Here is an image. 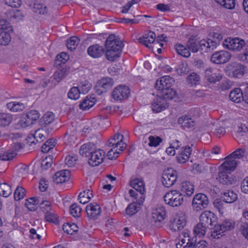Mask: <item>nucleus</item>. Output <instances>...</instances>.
Returning a JSON list of instances; mask_svg holds the SVG:
<instances>
[{
    "mask_svg": "<svg viewBox=\"0 0 248 248\" xmlns=\"http://www.w3.org/2000/svg\"><path fill=\"white\" fill-rule=\"evenodd\" d=\"M158 94L165 100H172L177 97V93L175 90L170 88V89H164L163 91L158 92Z\"/></svg>",
    "mask_w": 248,
    "mask_h": 248,
    "instance_id": "obj_28",
    "label": "nucleus"
},
{
    "mask_svg": "<svg viewBox=\"0 0 248 248\" xmlns=\"http://www.w3.org/2000/svg\"><path fill=\"white\" fill-rule=\"evenodd\" d=\"M32 9L34 12L38 14L46 15L47 13V7L37 1L34 2Z\"/></svg>",
    "mask_w": 248,
    "mask_h": 248,
    "instance_id": "obj_41",
    "label": "nucleus"
},
{
    "mask_svg": "<svg viewBox=\"0 0 248 248\" xmlns=\"http://www.w3.org/2000/svg\"><path fill=\"white\" fill-rule=\"evenodd\" d=\"M91 88V84H90L89 82L85 81L84 82L81 83L80 88L79 89L81 91V93L85 94L90 91Z\"/></svg>",
    "mask_w": 248,
    "mask_h": 248,
    "instance_id": "obj_62",
    "label": "nucleus"
},
{
    "mask_svg": "<svg viewBox=\"0 0 248 248\" xmlns=\"http://www.w3.org/2000/svg\"><path fill=\"white\" fill-rule=\"evenodd\" d=\"M131 186L137 191L142 195L145 192V185L143 181L140 179H135L131 182Z\"/></svg>",
    "mask_w": 248,
    "mask_h": 248,
    "instance_id": "obj_33",
    "label": "nucleus"
},
{
    "mask_svg": "<svg viewBox=\"0 0 248 248\" xmlns=\"http://www.w3.org/2000/svg\"><path fill=\"white\" fill-rule=\"evenodd\" d=\"M129 93V89L127 86L121 85L114 89L112 95L115 100H122L126 98Z\"/></svg>",
    "mask_w": 248,
    "mask_h": 248,
    "instance_id": "obj_13",
    "label": "nucleus"
},
{
    "mask_svg": "<svg viewBox=\"0 0 248 248\" xmlns=\"http://www.w3.org/2000/svg\"><path fill=\"white\" fill-rule=\"evenodd\" d=\"M16 153L13 151L4 152L0 155V160L9 161L12 160L16 155Z\"/></svg>",
    "mask_w": 248,
    "mask_h": 248,
    "instance_id": "obj_50",
    "label": "nucleus"
},
{
    "mask_svg": "<svg viewBox=\"0 0 248 248\" xmlns=\"http://www.w3.org/2000/svg\"><path fill=\"white\" fill-rule=\"evenodd\" d=\"M223 45L229 50L239 51L246 46V43L239 38H228L224 41Z\"/></svg>",
    "mask_w": 248,
    "mask_h": 248,
    "instance_id": "obj_6",
    "label": "nucleus"
},
{
    "mask_svg": "<svg viewBox=\"0 0 248 248\" xmlns=\"http://www.w3.org/2000/svg\"><path fill=\"white\" fill-rule=\"evenodd\" d=\"M199 41L195 37H190L186 42V48L193 53L197 52L199 50Z\"/></svg>",
    "mask_w": 248,
    "mask_h": 248,
    "instance_id": "obj_30",
    "label": "nucleus"
},
{
    "mask_svg": "<svg viewBox=\"0 0 248 248\" xmlns=\"http://www.w3.org/2000/svg\"><path fill=\"white\" fill-rule=\"evenodd\" d=\"M140 208V204L133 202L129 204L126 209V213L129 216H132L138 212Z\"/></svg>",
    "mask_w": 248,
    "mask_h": 248,
    "instance_id": "obj_45",
    "label": "nucleus"
},
{
    "mask_svg": "<svg viewBox=\"0 0 248 248\" xmlns=\"http://www.w3.org/2000/svg\"><path fill=\"white\" fill-rule=\"evenodd\" d=\"M67 75L66 70L65 69H62L58 70L56 71L54 75V78L57 81L60 82Z\"/></svg>",
    "mask_w": 248,
    "mask_h": 248,
    "instance_id": "obj_56",
    "label": "nucleus"
},
{
    "mask_svg": "<svg viewBox=\"0 0 248 248\" xmlns=\"http://www.w3.org/2000/svg\"><path fill=\"white\" fill-rule=\"evenodd\" d=\"M221 198L225 202L231 203L237 199V195L232 191L228 190L221 193Z\"/></svg>",
    "mask_w": 248,
    "mask_h": 248,
    "instance_id": "obj_31",
    "label": "nucleus"
},
{
    "mask_svg": "<svg viewBox=\"0 0 248 248\" xmlns=\"http://www.w3.org/2000/svg\"><path fill=\"white\" fill-rule=\"evenodd\" d=\"M25 189L21 186H17L14 193V198L16 201L23 199L25 195Z\"/></svg>",
    "mask_w": 248,
    "mask_h": 248,
    "instance_id": "obj_53",
    "label": "nucleus"
},
{
    "mask_svg": "<svg viewBox=\"0 0 248 248\" xmlns=\"http://www.w3.org/2000/svg\"><path fill=\"white\" fill-rule=\"evenodd\" d=\"M208 226H206L203 225L202 223L200 222L198 223L194 228L193 232L194 233L200 237L204 236L207 230L209 228Z\"/></svg>",
    "mask_w": 248,
    "mask_h": 248,
    "instance_id": "obj_44",
    "label": "nucleus"
},
{
    "mask_svg": "<svg viewBox=\"0 0 248 248\" xmlns=\"http://www.w3.org/2000/svg\"><path fill=\"white\" fill-rule=\"evenodd\" d=\"M81 91L78 87H73L71 88L68 93L69 98L73 100H77L79 98Z\"/></svg>",
    "mask_w": 248,
    "mask_h": 248,
    "instance_id": "obj_49",
    "label": "nucleus"
},
{
    "mask_svg": "<svg viewBox=\"0 0 248 248\" xmlns=\"http://www.w3.org/2000/svg\"><path fill=\"white\" fill-rule=\"evenodd\" d=\"M179 240L176 245L177 248H207V242L205 240L197 242L196 237L191 238L188 232H183L180 235Z\"/></svg>",
    "mask_w": 248,
    "mask_h": 248,
    "instance_id": "obj_2",
    "label": "nucleus"
},
{
    "mask_svg": "<svg viewBox=\"0 0 248 248\" xmlns=\"http://www.w3.org/2000/svg\"><path fill=\"white\" fill-rule=\"evenodd\" d=\"M204 77L206 80L210 83H215L221 78V76L217 73V70L211 68L205 70Z\"/></svg>",
    "mask_w": 248,
    "mask_h": 248,
    "instance_id": "obj_22",
    "label": "nucleus"
},
{
    "mask_svg": "<svg viewBox=\"0 0 248 248\" xmlns=\"http://www.w3.org/2000/svg\"><path fill=\"white\" fill-rule=\"evenodd\" d=\"M105 157V152L100 149L96 150L90 155L88 157V162L92 167L99 165L103 161Z\"/></svg>",
    "mask_w": 248,
    "mask_h": 248,
    "instance_id": "obj_9",
    "label": "nucleus"
},
{
    "mask_svg": "<svg viewBox=\"0 0 248 248\" xmlns=\"http://www.w3.org/2000/svg\"><path fill=\"white\" fill-rule=\"evenodd\" d=\"M7 107L10 111L18 112L23 111L25 108V105L18 102H11L7 104Z\"/></svg>",
    "mask_w": 248,
    "mask_h": 248,
    "instance_id": "obj_35",
    "label": "nucleus"
},
{
    "mask_svg": "<svg viewBox=\"0 0 248 248\" xmlns=\"http://www.w3.org/2000/svg\"><path fill=\"white\" fill-rule=\"evenodd\" d=\"M55 119V116L51 112H47L46 113L42 118V120L44 121L45 124H49L52 123Z\"/></svg>",
    "mask_w": 248,
    "mask_h": 248,
    "instance_id": "obj_58",
    "label": "nucleus"
},
{
    "mask_svg": "<svg viewBox=\"0 0 248 248\" xmlns=\"http://www.w3.org/2000/svg\"><path fill=\"white\" fill-rule=\"evenodd\" d=\"M148 140V145L150 147H157L162 141V139L160 137L153 136H150Z\"/></svg>",
    "mask_w": 248,
    "mask_h": 248,
    "instance_id": "obj_59",
    "label": "nucleus"
},
{
    "mask_svg": "<svg viewBox=\"0 0 248 248\" xmlns=\"http://www.w3.org/2000/svg\"><path fill=\"white\" fill-rule=\"evenodd\" d=\"M217 179L223 185H231L236 182L235 177L230 171L219 170Z\"/></svg>",
    "mask_w": 248,
    "mask_h": 248,
    "instance_id": "obj_10",
    "label": "nucleus"
},
{
    "mask_svg": "<svg viewBox=\"0 0 248 248\" xmlns=\"http://www.w3.org/2000/svg\"><path fill=\"white\" fill-rule=\"evenodd\" d=\"M81 209L76 203L72 204L69 209L70 213L74 217H78L80 216Z\"/></svg>",
    "mask_w": 248,
    "mask_h": 248,
    "instance_id": "obj_55",
    "label": "nucleus"
},
{
    "mask_svg": "<svg viewBox=\"0 0 248 248\" xmlns=\"http://www.w3.org/2000/svg\"><path fill=\"white\" fill-rule=\"evenodd\" d=\"M192 149L189 146L183 147L181 149L177 151L178 155L177 160L180 163H184L189 159L191 154Z\"/></svg>",
    "mask_w": 248,
    "mask_h": 248,
    "instance_id": "obj_20",
    "label": "nucleus"
},
{
    "mask_svg": "<svg viewBox=\"0 0 248 248\" xmlns=\"http://www.w3.org/2000/svg\"><path fill=\"white\" fill-rule=\"evenodd\" d=\"M40 116L39 112L36 110H31L28 112L26 115L28 119L31 120L33 123L37 121L39 118Z\"/></svg>",
    "mask_w": 248,
    "mask_h": 248,
    "instance_id": "obj_57",
    "label": "nucleus"
},
{
    "mask_svg": "<svg viewBox=\"0 0 248 248\" xmlns=\"http://www.w3.org/2000/svg\"><path fill=\"white\" fill-rule=\"evenodd\" d=\"M178 123L181 124L184 128H190L193 127L195 124L194 120L191 117L184 115L179 117L178 119Z\"/></svg>",
    "mask_w": 248,
    "mask_h": 248,
    "instance_id": "obj_27",
    "label": "nucleus"
},
{
    "mask_svg": "<svg viewBox=\"0 0 248 248\" xmlns=\"http://www.w3.org/2000/svg\"><path fill=\"white\" fill-rule=\"evenodd\" d=\"M114 81L113 79L109 78H105L98 81L96 85V88L97 91H100L101 93L106 92L108 90L110 89Z\"/></svg>",
    "mask_w": 248,
    "mask_h": 248,
    "instance_id": "obj_16",
    "label": "nucleus"
},
{
    "mask_svg": "<svg viewBox=\"0 0 248 248\" xmlns=\"http://www.w3.org/2000/svg\"><path fill=\"white\" fill-rule=\"evenodd\" d=\"M152 221L156 223L161 222L166 217V211L165 208L162 206L158 207L154 209L152 214Z\"/></svg>",
    "mask_w": 248,
    "mask_h": 248,
    "instance_id": "obj_23",
    "label": "nucleus"
},
{
    "mask_svg": "<svg viewBox=\"0 0 248 248\" xmlns=\"http://www.w3.org/2000/svg\"><path fill=\"white\" fill-rule=\"evenodd\" d=\"M79 39L76 36H72L67 40L66 46L68 49L73 51L75 49L79 43Z\"/></svg>",
    "mask_w": 248,
    "mask_h": 248,
    "instance_id": "obj_46",
    "label": "nucleus"
},
{
    "mask_svg": "<svg viewBox=\"0 0 248 248\" xmlns=\"http://www.w3.org/2000/svg\"><path fill=\"white\" fill-rule=\"evenodd\" d=\"M92 197L93 194L89 189H87L79 194L78 200L80 203L86 204L90 201Z\"/></svg>",
    "mask_w": 248,
    "mask_h": 248,
    "instance_id": "obj_39",
    "label": "nucleus"
},
{
    "mask_svg": "<svg viewBox=\"0 0 248 248\" xmlns=\"http://www.w3.org/2000/svg\"><path fill=\"white\" fill-rule=\"evenodd\" d=\"M234 225L232 220H225L221 224L215 226L213 231L211 232V236L214 239H219L225 232L232 229Z\"/></svg>",
    "mask_w": 248,
    "mask_h": 248,
    "instance_id": "obj_5",
    "label": "nucleus"
},
{
    "mask_svg": "<svg viewBox=\"0 0 248 248\" xmlns=\"http://www.w3.org/2000/svg\"><path fill=\"white\" fill-rule=\"evenodd\" d=\"M247 70V67L241 63L232 62L227 65L225 71L229 77L238 78L242 77Z\"/></svg>",
    "mask_w": 248,
    "mask_h": 248,
    "instance_id": "obj_3",
    "label": "nucleus"
},
{
    "mask_svg": "<svg viewBox=\"0 0 248 248\" xmlns=\"http://www.w3.org/2000/svg\"><path fill=\"white\" fill-rule=\"evenodd\" d=\"M168 106L167 100L162 98L157 94V97L154 99L152 105V110L155 112H159L165 109Z\"/></svg>",
    "mask_w": 248,
    "mask_h": 248,
    "instance_id": "obj_17",
    "label": "nucleus"
},
{
    "mask_svg": "<svg viewBox=\"0 0 248 248\" xmlns=\"http://www.w3.org/2000/svg\"><path fill=\"white\" fill-rule=\"evenodd\" d=\"M105 46L106 47V56L110 61H114L119 58L123 47V43L116 38L114 34H110L107 38Z\"/></svg>",
    "mask_w": 248,
    "mask_h": 248,
    "instance_id": "obj_1",
    "label": "nucleus"
},
{
    "mask_svg": "<svg viewBox=\"0 0 248 248\" xmlns=\"http://www.w3.org/2000/svg\"><path fill=\"white\" fill-rule=\"evenodd\" d=\"M11 37L9 31H4L0 30V45H7L11 41Z\"/></svg>",
    "mask_w": 248,
    "mask_h": 248,
    "instance_id": "obj_42",
    "label": "nucleus"
},
{
    "mask_svg": "<svg viewBox=\"0 0 248 248\" xmlns=\"http://www.w3.org/2000/svg\"><path fill=\"white\" fill-rule=\"evenodd\" d=\"M78 160V156L76 155H67L65 159V162L66 165L68 167H73L74 166Z\"/></svg>",
    "mask_w": 248,
    "mask_h": 248,
    "instance_id": "obj_60",
    "label": "nucleus"
},
{
    "mask_svg": "<svg viewBox=\"0 0 248 248\" xmlns=\"http://www.w3.org/2000/svg\"><path fill=\"white\" fill-rule=\"evenodd\" d=\"M155 32L150 31L148 33L144 34L141 37H140L139 39V41L140 44L150 47L148 44L154 43L155 41Z\"/></svg>",
    "mask_w": 248,
    "mask_h": 248,
    "instance_id": "obj_25",
    "label": "nucleus"
},
{
    "mask_svg": "<svg viewBox=\"0 0 248 248\" xmlns=\"http://www.w3.org/2000/svg\"><path fill=\"white\" fill-rule=\"evenodd\" d=\"M181 190L182 192L186 193L187 196H191L194 193V186L190 182H183L181 184Z\"/></svg>",
    "mask_w": 248,
    "mask_h": 248,
    "instance_id": "obj_34",
    "label": "nucleus"
},
{
    "mask_svg": "<svg viewBox=\"0 0 248 248\" xmlns=\"http://www.w3.org/2000/svg\"><path fill=\"white\" fill-rule=\"evenodd\" d=\"M62 229L64 232H67L68 234H73L74 232L78 231V227L75 223L70 224L67 223L63 225Z\"/></svg>",
    "mask_w": 248,
    "mask_h": 248,
    "instance_id": "obj_47",
    "label": "nucleus"
},
{
    "mask_svg": "<svg viewBox=\"0 0 248 248\" xmlns=\"http://www.w3.org/2000/svg\"><path fill=\"white\" fill-rule=\"evenodd\" d=\"M55 146V142L52 139H49L42 146V152L46 153L52 149Z\"/></svg>",
    "mask_w": 248,
    "mask_h": 248,
    "instance_id": "obj_54",
    "label": "nucleus"
},
{
    "mask_svg": "<svg viewBox=\"0 0 248 248\" xmlns=\"http://www.w3.org/2000/svg\"><path fill=\"white\" fill-rule=\"evenodd\" d=\"M229 97L231 101L237 103L243 100V94L240 88H235L231 92Z\"/></svg>",
    "mask_w": 248,
    "mask_h": 248,
    "instance_id": "obj_32",
    "label": "nucleus"
},
{
    "mask_svg": "<svg viewBox=\"0 0 248 248\" xmlns=\"http://www.w3.org/2000/svg\"><path fill=\"white\" fill-rule=\"evenodd\" d=\"M96 149L95 144L92 142H87L82 145L79 149V154L82 156L89 157Z\"/></svg>",
    "mask_w": 248,
    "mask_h": 248,
    "instance_id": "obj_24",
    "label": "nucleus"
},
{
    "mask_svg": "<svg viewBox=\"0 0 248 248\" xmlns=\"http://www.w3.org/2000/svg\"><path fill=\"white\" fill-rule=\"evenodd\" d=\"M12 193L11 186L6 183L0 184V195L7 197Z\"/></svg>",
    "mask_w": 248,
    "mask_h": 248,
    "instance_id": "obj_48",
    "label": "nucleus"
},
{
    "mask_svg": "<svg viewBox=\"0 0 248 248\" xmlns=\"http://www.w3.org/2000/svg\"><path fill=\"white\" fill-rule=\"evenodd\" d=\"M244 155V151L242 149L239 148L230 154L229 156L231 158L236 159H239Z\"/></svg>",
    "mask_w": 248,
    "mask_h": 248,
    "instance_id": "obj_64",
    "label": "nucleus"
},
{
    "mask_svg": "<svg viewBox=\"0 0 248 248\" xmlns=\"http://www.w3.org/2000/svg\"><path fill=\"white\" fill-rule=\"evenodd\" d=\"M39 203V199L34 197L26 200L25 205L30 211H34L37 209V206Z\"/></svg>",
    "mask_w": 248,
    "mask_h": 248,
    "instance_id": "obj_36",
    "label": "nucleus"
},
{
    "mask_svg": "<svg viewBox=\"0 0 248 248\" xmlns=\"http://www.w3.org/2000/svg\"><path fill=\"white\" fill-rule=\"evenodd\" d=\"M46 133L45 131L43 129H38L36 130L34 134L28 136L27 139L28 142H32L33 141H31V138H36V142H41L43 141L46 139L45 134Z\"/></svg>",
    "mask_w": 248,
    "mask_h": 248,
    "instance_id": "obj_29",
    "label": "nucleus"
},
{
    "mask_svg": "<svg viewBox=\"0 0 248 248\" xmlns=\"http://www.w3.org/2000/svg\"><path fill=\"white\" fill-rule=\"evenodd\" d=\"M86 211L88 217L93 219H96L101 212L100 207L96 203H91L87 205L86 207Z\"/></svg>",
    "mask_w": 248,
    "mask_h": 248,
    "instance_id": "obj_18",
    "label": "nucleus"
},
{
    "mask_svg": "<svg viewBox=\"0 0 248 248\" xmlns=\"http://www.w3.org/2000/svg\"><path fill=\"white\" fill-rule=\"evenodd\" d=\"M45 218L47 221L49 222L56 223L58 222L57 216L51 212L50 211L46 214Z\"/></svg>",
    "mask_w": 248,
    "mask_h": 248,
    "instance_id": "obj_63",
    "label": "nucleus"
},
{
    "mask_svg": "<svg viewBox=\"0 0 248 248\" xmlns=\"http://www.w3.org/2000/svg\"><path fill=\"white\" fill-rule=\"evenodd\" d=\"M177 179V172L173 169H168L165 170L162 174V184L167 187L173 186Z\"/></svg>",
    "mask_w": 248,
    "mask_h": 248,
    "instance_id": "obj_7",
    "label": "nucleus"
},
{
    "mask_svg": "<svg viewBox=\"0 0 248 248\" xmlns=\"http://www.w3.org/2000/svg\"><path fill=\"white\" fill-rule=\"evenodd\" d=\"M174 81L173 79L170 76H165L160 78L157 80L155 84V88L159 92L163 91L164 89H168L171 88Z\"/></svg>",
    "mask_w": 248,
    "mask_h": 248,
    "instance_id": "obj_11",
    "label": "nucleus"
},
{
    "mask_svg": "<svg viewBox=\"0 0 248 248\" xmlns=\"http://www.w3.org/2000/svg\"><path fill=\"white\" fill-rule=\"evenodd\" d=\"M164 200L166 204L172 207H177L183 203L184 195L178 190H170L164 195Z\"/></svg>",
    "mask_w": 248,
    "mask_h": 248,
    "instance_id": "obj_4",
    "label": "nucleus"
},
{
    "mask_svg": "<svg viewBox=\"0 0 248 248\" xmlns=\"http://www.w3.org/2000/svg\"><path fill=\"white\" fill-rule=\"evenodd\" d=\"M200 77L196 73H192L187 76V81L191 86L195 85L199 83Z\"/></svg>",
    "mask_w": 248,
    "mask_h": 248,
    "instance_id": "obj_51",
    "label": "nucleus"
},
{
    "mask_svg": "<svg viewBox=\"0 0 248 248\" xmlns=\"http://www.w3.org/2000/svg\"><path fill=\"white\" fill-rule=\"evenodd\" d=\"M94 104V98H92V99L91 100V98H89V96H87L79 105V107L80 109L84 110H88L93 106Z\"/></svg>",
    "mask_w": 248,
    "mask_h": 248,
    "instance_id": "obj_40",
    "label": "nucleus"
},
{
    "mask_svg": "<svg viewBox=\"0 0 248 248\" xmlns=\"http://www.w3.org/2000/svg\"><path fill=\"white\" fill-rule=\"evenodd\" d=\"M11 26L9 22L4 19H0V30L4 31H10L12 30Z\"/></svg>",
    "mask_w": 248,
    "mask_h": 248,
    "instance_id": "obj_61",
    "label": "nucleus"
},
{
    "mask_svg": "<svg viewBox=\"0 0 248 248\" xmlns=\"http://www.w3.org/2000/svg\"><path fill=\"white\" fill-rule=\"evenodd\" d=\"M12 121V116L11 114L4 113H0V126L5 127L9 125Z\"/></svg>",
    "mask_w": 248,
    "mask_h": 248,
    "instance_id": "obj_43",
    "label": "nucleus"
},
{
    "mask_svg": "<svg viewBox=\"0 0 248 248\" xmlns=\"http://www.w3.org/2000/svg\"><path fill=\"white\" fill-rule=\"evenodd\" d=\"M231 58V54L227 51H220L214 53L211 61L216 64H221L227 62Z\"/></svg>",
    "mask_w": 248,
    "mask_h": 248,
    "instance_id": "obj_12",
    "label": "nucleus"
},
{
    "mask_svg": "<svg viewBox=\"0 0 248 248\" xmlns=\"http://www.w3.org/2000/svg\"><path fill=\"white\" fill-rule=\"evenodd\" d=\"M7 16L11 20L17 21L22 19L23 15L20 10L12 9L7 13Z\"/></svg>",
    "mask_w": 248,
    "mask_h": 248,
    "instance_id": "obj_38",
    "label": "nucleus"
},
{
    "mask_svg": "<svg viewBox=\"0 0 248 248\" xmlns=\"http://www.w3.org/2000/svg\"><path fill=\"white\" fill-rule=\"evenodd\" d=\"M186 224L183 217L174 216L170 221V228L173 231L176 232L182 230Z\"/></svg>",
    "mask_w": 248,
    "mask_h": 248,
    "instance_id": "obj_15",
    "label": "nucleus"
},
{
    "mask_svg": "<svg viewBox=\"0 0 248 248\" xmlns=\"http://www.w3.org/2000/svg\"><path fill=\"white\" fill-rule=\"evenodd\" d=\"M224 202L219 199H216L213 202V205L220 214H223L224 210Z\"/></svg>",
    "mask_w": 248,
    "mask_h": 248,
    "instance_id": "obj_52",
    "label": "nucleus"
},
{
    "mask_svg": "<svg viewBox=\"0 0 248 248\" xmlns=\"http://www.w3.org/2000/svg\"><path fill=\"white\" fill-rule=\"evenodd\" d=\"M88 54L93 58H99L102 55L104 52V49L102 46L98 45H94L88 47Z\"/></svg>",
    "mask_w": 248,
    "mask_h": 248,
    "instance_id": "obj_26",
    "label": "nucleus"
},
{
    "mask_svg": "<svg viewBox=\"0 0 248 248\" xmlns=\"http://www.w3.org/2000/svg\"><path fill=\"white\" fill-rule=\"evenodd\" d=\"M216 221L217 217L211 211H205L200 216V222L208 227L212 226Z\"/></svg>",
    "mask_w": 248,
    "mask_h": 248,
    "instance_id": "obj_14",
    "label": "nucleus"
},
{
    "mask_svg": "<svg viewBox=\"0 0 248 248\" xmlns=\"http://www.w3.org/2000/svg\"><path fill=\"white\" fill-rule=\"evenodd\" d=\"M70 172L68 170H63L55 173L53 181L57 184H62L69 180Z\"/></svg>",
    "mask_w": 248,
    "mask_h": 248,
    "instance_id": "obj_19",
    "label": "nucleus"
},
{
    "mask_svg": "<svg viewBox=\"0 0 248 248\" xmlns=\"http://www.w3.org/2000/svg\"><path fill=\"white\" fill-rule=\"evenodd\" d=\"M238 162V160L228 156L225 161L219 167L218 169L230 172L235 170Z\"/></svg>",
    "mask_w": 248,
    "mask_h": 248,
    "instance_id": "obj_21",
    "label": "nucleus"
},
{
    "mask_svg": "<svg viewBox=\"0 0 248 248\" xmlns=\"http://www.w3.org/2000/svg\"><path fill=\"white\" fill-rule=\"evenodd\" d=\"M174 49L178 54L184 57L188 58L190 56V52L189 50L182 44H176L174 46Z\"/></svg>",
    "mask_w": 248,
    "mask_h": 248,
    "instance_id": "obj_37",
    "label": "nucleus"
},
{
    "mask_svg": "<svg viewBox=\"0 0 248 248\" xmlns=\"http://www.w3.org/2000/svg\"><path fill=\"white\" fill-rule=\"evenodd\" d=\"M209 203V201L206 195L202 193L196 194L192 200L193 207L197 211L206 208Z\"/></svg>",
    "mask_w": 248,
    "mask_h": 248,
    "instance_id": "obj_8",
    "label": "nucleus"
}]
</instances>
